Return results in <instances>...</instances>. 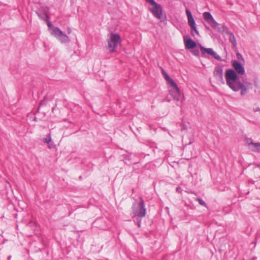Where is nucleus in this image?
Here are the masks:
<instances>
[{
    "mask_svg": "<svg viewBox=\"0 0 260 260\" xmlns=\"http://www.w3.org/2000/svg\"><path fill=\"white\" fill-rule=\"evenodd\" d=\"M225 78L227 85L232 89L236 84L239 80V77L236 72L232 69L226 70L225 73Z\"/></svg>",
    "mask_w": 260,
    "mask_h": 260,
    "instance_id": "obj_1",
    "label": "nucleus"
},
{
    "mask_svg": "<svg viewBox=\"0 0 260 260\" xmlns=\"http://www.w3.org/2000/svg\"><path fill=\"white\" fill-rule=\"evenodd\" d=\"M204 20L210 25V26L215 30L219 32L223 31V26L218 23L213 18L210 12H206L203 14Z\"/></svg>",
    "mask_w": 260,
    "mask_h": 260,
    "instance_id": "obj_2",
    "label": "nucleus"
},
{
    "mask_svg": "<svg viewBox=\"0 0 260 260\" xmlns=\"http://www.w3.org/2000/svg\"><path fill=\"white\" fill-rule=\"evenodd\" d=\"M120 42V36L117 34L111 33L108 40V49L110 52H115L117 45Z\"/></svg>",
    "mask_w": 260,
    "mask_h": 260,
    "instance_id": "obj_3",
    "label": "nucleus"
},
{
    "mask_svg": "<svg viewBox=\"0 0 260 260\" xmlns=\"http://www.w3.org/2000/svg\"><path fill=\"white\" fill-rule=\"evenodd\" d=\"M136 203H134L132 206V210L134 216L140 217H144L146 215V209L145 208L144 200L140 198V202L138 204L137 207H136Z\"/></svg>",
    "mask_w": 260,
    "mask_h": 260,
    "instance_id": "obj_4",
    "label": "nucleus"
},
{
    "mask_svg": "<svg viewBox=\"0 0 260 260\" xmlns=\"http://www.w3.org/2000/svg\"><path fill=\"white\" fill-rule=\"evenodd\" d=\"M150 4L153 7L149 9L150 12L157 19H160L162 17V9L160 5L158 4L154 0H150Z\"/></svg>",
    "mask_w": 260,
    "mask_h": 260,
    "instance_id": "obj_5",
    "label": "nucleus"
},
{
    "mask_svg": "<svg viewBox=\"0 0 260 260\" xmlns=\"http://www.w3.org/2000/svg\"><path fill=\"white\" fill-rule=\"evenodd\" d=\"M50 33L62 43H67L69 41V37L58 27H53V29H52Z\"/></svg>",
    "mask_w": 260,
    "mask_h": 260,
    "instance_id": "obj_6",
    "label": "nucleus"
},
{
    "mask_svg": "<svg viewBox=\"0 0 260 260\" xmlns=\"http://www.w3.org/2000/svg\"><path fill=\"white\" fill-rule=\"evenodd\" d=\"M213 75L218 82L221 84H224L223 78V68L221 66L218 65L215 67Z\"/></svg>",
    "mask_w": 260,
    "mask_h": 260,
    "instance_id": "obj_7",
    "label": "nucleus"
},
{
    "mask_svg": "<svg viewBox=\"0 0 260 260\" xmlns=\"http://www.w3.org/2000/svg\"><path fill=\"white\" fill-rule=\"evenodd\" d=\"M200 50L201 51L202 56H205V54L207 53L211 55L218 61L221 60V57L219 55L217 54L214 51L213 49L207 48L202 46H200Z\"/></svg>",
    "mask_w": 260,
    "mask_h": 260,
    "instance_id": "obj_8",
    "label": "nucleus"
},
{
    "mask_svg": "<svg viewBox=\"0 0 260 260\" xmlns=\"http://www.w3.org/2000/svg\"><path fill=\"white\" fill-rule=\"evenodd\" d=\"M232 89L234 91H238L241 90V96L245 95L248 92L247 86L242 83L240 81H238L237 84H236Z\"/></svg>",
    "mask_w": 260,
    "mask_h": 260,
    "instance_id": "obj_9",
    "label": "nucleus"
},
{
    "mask_svg": "<svg viewBox=\"0 0 260 260\" xmlns=\"http://www.w3.org/2000/svg\"><path fill=\"white\" fill-rule=\"evenodd\" d=\"M171 88L169 89L170 93L171 95L173 97L174 100L176 101H179V98L180 95L179 89L177 86V84L176 83V85L175 86H170Z\"/></svg>",
    "mask_w": 260,
    "mask_h": 260,
    "instance_id": "obj_10",
    "label": "nucleus"
},
{
    "mask_svg": "<svg viewBox=\"0 0 260 260\" xmlns=\"http://www.w3.org/2000/svg\"><path fill=\"white\" fill-rule=\"evenodd\" d=\"M232 66L235 69L236 73L240 75H243L245 73V70L243 66L238 61L234 60L232 62Z\"/></svg>",
    "mask_w": 260,
    "mask_h": 260,
    "instance_id": "obj_11",
    "label": "nucleus"
},
{
    "mask_svg": "<svg viewBox=\"0 0 260 260\" xmlns=\"http://www.w3.org/2000/svg\"><path fill=\"white\" fill-rule=\"evenodd\" d=\"M184 42L186 49H193L196 47L197 46V44L196 42L190 38H189L186 40H184Z\"/></svg>",
    "mask_w": 260,
    "mask_h": 260,
    "instance_id": "obj_12",
    "label": "nucleus"
},
{
    "mask_svg": "<svg viewBox=\"0 0 260 260\" xmlns=\"http://www.w3.org/2000/svg\"><path fill=\"white\" fill-rule=\"evenodd\" d=\"M249 149L252 151H260V143H253L252 144Z\"/></svg>",
    "mask_w": 260,
    "mask_h": 260,
    "instance_id": "obj_13",
    "label": "nucleus"
},
{
    "mask_svg": "<svg viewBox=\"0 0 260 260\" xmlns=\"http://www.w3.org/2000/svg\"><path fill=\"white\" fill-rule=\"evenodd\" d=\"M164 77L166 80L168 82V83L170 84V86H175L176 85V83L173 80V79L169 76L168 74L166 73H165Z\"/></svg>",
    "mask_w": 260,
    "mask_h": 260,
    "instance_id": "obj_14",
    "label": "nucleus"
},
{
    "mask_svg": "<svg viewBox=\"0 0 260 260\" xmlns=\"http://www.w3.org/2000/svg\"><path fill=\"white\" fill-rule=\"evenodd\" d=\"M229 41L232 44L233 47H235L237 45V42L235 37L233 33L230 34Z\"/></svg>",
    "mask_w": 260,
    "mask_h": 260,
    "instance_id": "obj_15",
    "label": "nucleus"
},
{
    "mask_svg": "<svg viewBox=\"0 0 260 260\" xmlns=\"http://www.w3.org/2000/svg\"><path fill=\"white\" fill-rule=\"evenodd\" d=\"M133 218L134 222L137 224L139 228H140L141 225V219L142 217L134 216Z\"/></svg>",
    "mask_w": 260,
    "mask_h": 260,
    "instance_id": "obj_16",
    "label": "nucleus"
},
{
    "mask_svg": "<svg viewBox=\"0 0 260 260\" xmlns=\"http://www.w3.org/2000/svg\"><path fill=\"white\" fill-rule=\"evenodd\" d=\"M187 19H188V23L190 26L196 24L193 18V16L187 18Z\"/></svg>",
    "mask_w": 260,
    "mask_h": 260,
    "instance_id": "obj_17",
    "label": "nucleus"
},
{
    "mask_svg": "<svg viewBox=\"0 0 260 260\" xmlns=\"http://www.w3.org/2000/svg\"><path fill=\"white\" fill-rule=\"evenodd\" d=\"M47 144L49 149H54L55 148V145L54 143V142L52 141V140L48 142Z\"/></svg>",
    "mask_w": 260,
    "mask_h": 260,
    "instance_id": "obj_18",
    "label": "nucleus"
},
{
    "mask_svg": "<svg viewBox=\"0 0 260 260\" xmlns=\"http://www.w3.org/2000/svg\"><path fill=\"white\" fill-rule=\"evenodd\" d=\"M50 140H51V135L50 134H48L47 136H46V137L43 140V142L45 143H47L48 142H49Z\"/></svg>",
    "mask_w": 260,
    "mask_h": 260,
    "instance_id": "obj_19",
    "label": "nucleus"
},
{
    "mask_svg": "<svg viewBox=\"0 0 260 260\" xmlns=\"http://www.w3.org/2000/svg\"><path fill=\"white\" fill-rule=\"evenodd\" d=\"M196 200L199 203V204L200 205H202V206H203L204 207H207L206 203L202 199H201V198H197Z\"/></svg>",
    "mask_w": 260,
    "mask_h": 260,
    "instance_id": "obj_20",
    "label": "nucleus"
},
{
    "mask_svg": "<svg viewBox=\"0 0 260 260\" xmlns=\"http://www.w3.org/2000/svg\"><path fill=\"white\" fill-rule=\"evenodd\" d=\"M245 141L246 142V144L248 145L249 147L250 148L253 143L252 140L251 138H246L245 139Z\"/></svg>",
    "mask_w": 260,
    "mask_h": 260,
    "instance_id": "obj_21",
    "label": "nucleus"
},
{
    "mask_svg": "<svg viewBox=\"0 0 260 260\" xmlns=\"http://www.w3.org/2000/svg\"><path fill=\"white\" fill-rule=\"evenodd\" d=\"M185 12H186V14L187 17V18L192 17L191 12L188 9H186Z\"/></svg>",
    "mask_w": 260,
    "mask_h": 260,
    "instance_id": "obj_22",
    "label": "nucleus"
},
{
    "mask_svg": "<svg viewBox=\"0 0 260 260\" xmlns=\"http://www.w3.org/2000/svg\"><path fill=\"white\" fill-rule=\"evenodd\" d=\"M47 25L51 31L52 29H53V27H55V26H54L50 21L47 22Z\"/></svg>",
    "mask_w": 260,
    "mask_h": 260,
    "instance_id": "obj_23",
    "label": "nucleus"
},
{
    "mask_svg": "<svg viewBox=\"0 0 260 260\" xmlns=\"http://www.w3.org/2000/svg\"><path fill=\"white\" fill-rule=\"evenodd\" d=\"M236 56L239 60L243 59L242 55L239 52L236 53Z\"/></svg>",
    "mask_w": 260,
    "mask_h": 260,
    "instance_id": "obj_24",
    "label": "nucleus"
},
{
    "mask_svg": "<svg viewBox=\"0 0 260 260\" xmlns=\"http://www.w3.org/2000/svg\"><path fill=\"white\" fill-rule=\"evenodd\" d=\"M193 54L196 56H199L200 54L199 51L198 49L195 50L193 51Z\"/></svg>",
    "mask_w": 260,
    "mask_h": 260,
    "instance_id": "obj_25",
    "label": "nucleus"
},
{
    "mask_svg": "<svg viewBox=\"0 0 260 260\" xmlns=\"http://www.w3.org/2000/svg\"><path fill=\"white\" fill-rule=\"evenodd\" d=\"M176 191L178 192H181L182 191V189L180 187H177L176 189Z\"/></svg>",
    "mask_w": 260,
    "mask_h": 260,
    "instance_id": "obj_26",
    "label": "nucleus"
},
{
    "mask_svg": "<svg viewBox=\"0 0 260 260\" xmlns=\"http://www.w3.org/2000/svg\"><path fill=\"white\" fill-rule=\"evenodd\" d=\"M186 129H187V126L185 124H183L182 126L181 131H183V130H185Z\"/></svg>",
    "mask_w": 260,
    "mask_h": 260,
    "instance_id": "obj_27",
    "label": "nucleus"
},
{
    "mask_svg": "<svg viewBox=\"0 0 260 260\" xmlns=\"http://www.w3.org/2000/svg\"><path fill=\"white\" fill-rule=\"evenodd\" d=\"M190 27L191 28V29L193 30H195L196 29H197V28H196V24L190 26Z\"/></svg>",
    "mask_w": 260,
    "mask_h": 260,
    "instance_id": "obj_28",
    "label": "nucleus"
},
{
    "mask_svg": "<svg viewBox=\"0 0 260 260\" xmlns=\"http://www.w3.org/2000/svg\"><path fill=\"white\" fill-rule=\"evenodd\" d=\"M68 34H70L71 32V28H70V27L68 28Z\"/></svg>",
    "mask_w": 260,
    "mask_h": 260,
    "instance_id": "obj_29",
    "label": "nucleus"
},
{
    "mask_svg": "<svg viewBox=\"0 0 260 260\" xmlns=\"http://www.w3.org/2000/svg\"><path fill=\"white\" fill-rule=\"evenodd\" d=\"M205 26L206 29H210L209 26H207L206 25H205Z\"/></svg>",
    "mask_w": 260,
    "mask_h": 260,
    "instance_id": "obj_30",
    "label": "nucleus"
},
{
    "mask_svg": "<svg viewBox=\"0 0 260 260\" xmlns=\"http://www.w3.org/2000/svg\"><path fill=\"white\" fill-rule=\"evenodd\" d=\"M194 32L197 34V35H199V31H198L197 29H196L195 30H194Z\"/></svg>",
    "mask_w": 260,
    "mask_h": 260,
    "instance_id": "obj_31",
    "label": "nucleus"
},
{
    "mask_svg": "<svg viewBox=\"0 0 260 260\" xmlns=\"http://www.w3.org/2000/svg\"><path fill=\"white\" fill-rule=\"evenodd\" d=\"M165 73H166L165 71L162 69V74H163V75H164Z\"/></svg>",
    "mask_w": 260,
    "mask_h": 260,
    "instance_id": "obj_32",
    "label": "nucleus"
},
{
    "mask_svg": "<svg viewBox=\"0 0 260 260\" xmlns=\"http://www.w3.org/2000/svg\"><path fill=\"white\" fill-rule=\"evenodd\" d=\"M147 2L149 3V4L151 3L150 0H146Z\"/></svg>",
    "mask_w": 260,
    "mask_h": 260,
    "instance_id": "obj_33",
    "label": "nucleus"
},
{
    "mask_svg": "<svg viewBox=\"0 0 260 260\" xmlns=\"http://www.w3.org/2000/svg\"><path fill=\"white\" fill-rule=\"evenodd\" d=\"M246 85H251V84H250V83H246Z\"/></svg>",
    "mask_w": 260,
    "mask_h": 260,
    "instance_id": "obj_34",
    "label": "nucleus"
},
{
    "mask_svg": "<svg viewBox=\"0 0 260 260\" xmlns=\"http://www.w3.org/2000/svg\"><path fill=\"white\" fill-rule=\"evenodd\" d=\"M10 258H11V256H9L8 257V259H9V260H10Z\"/></svg>",
    "mask_w": 260,
    "mask_h": 260,
    "instance_id": "obj_35",
    "label": "nucleus"
}]
</instances>
